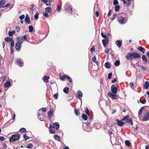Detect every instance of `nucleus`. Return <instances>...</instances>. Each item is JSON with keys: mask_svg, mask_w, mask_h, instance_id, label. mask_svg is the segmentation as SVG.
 <instances>
[{"mask_svg": "<svg viewBox=\"0 0 149 149\" xmlns=\"http://www.w3.org/2000/svg\"><path fill=\"white\" fill-rule=\"evenodd\" d=\"M13 39L12 38H10L9 37H7L5 38V40L8 42H10Z\"/></svg>", "mask_w": 149, "mask_h": 149, "instance_id": "obj_28", "label": "nucleus"}, {"mask_svg": "<svg viewBox=\"0 0 149 149\" xmlns=\"http://www.w3.org/2000/svg\"><path fill=\"white\" fill-rule=\"evenodd\" d=\"M17 42H19L20 44H22L23 41L22 37H18L17 39Z\"/></svg>", "mask_w": 149, "mask_h": 149, "instance_id": "obj_16", "label": "nucleus"}, {"mask_svg": "<svg viewBox=\"0 0 149 149\" xmlns=\"http://www.w3.org/2000/svg\"><path fill=\"white\" fill-rule=\"evenodd\" d=\"M116 94H112L111 92H109L108 93V95L113 100L117 99L118 98V96Z\"/></svg>", "mask_w": 149, "mask_h": 149, "instance_id": "obj_5", "label": "nucleus"}, {"mask_svg": "<svg viewBox=\"0 0 149 149\" xmlns=\"http://www.w3.org/2000/svg\"><path fill=\"white\" fill-rule=\"evenodd\" d=\"M127 60H130L134 58H140L141 56L136 52L128 53L125 56Z\"/></svg>", "mask_w": 149, "mask_h": 149, "instance_id": "obj_2", "label": "nucleus"}, {"mask_svg": "<svg viewBox=\"0 0 149 149\" xmlns=\"http://www.w3.org/2000/svg\"><path fill=\"white\" fill-rule=\"evenodd\" d=\"M127 1V6H130V2L134 1V0H126Z\"/></svg>", "mask_w": 149, "mask_h": 149, "instance_id": "obj_45", "label": "nucleus"}, {"mask_svg": "<svg viewBox=\"0 0 149 149\" xmlns=\"http://www.w3.org/2000/svg\"><path fill=\"white\" fill-rule=\"evenodd\" d=\"M149 86V82L147 81L145 82L144 85H143V87L146 89H148Z\"/></svg>", "mask_w": 149, "mask_h": 149, "instance_id": "obj_22", "label": "nucleus"}, {"mask_svg": "<svg viewBox=\"0 0 149 149\" xmlns=\"http://www.w3.org/2000/svg\"><path fill=\"white\" fill-rule=\"evenodd\" d=\"M74 112L75 114L77 116L79 115V111L77 109H75L74 110Z\"/></svg>", "mask_w": 149, "mask_h": 149, "instance_id": "obj_53", "label": "nucleus"}, {"mask_svg": "<svg viewBox=\"0 0 149 149\" xmlns=\"http://www.w3.org/2000/svg\"><path fill=\"white\" fill-rule=\"evenodd\" d=\"M23 138L25 139L26 141L28 139H29V138L26 135V134H25L23 136Z\"/></svg>", "mask_w": 149, "mask_h": 149, "instance_id": "obj_47", "label": "nucleus"}, {"mask_svg": "<svg viewBox=\"0 0 149 149\" xmlns=\"http://www.w3.org/2000/svg\"><path fill=\"white\" fill-rule=\"evenodd\" d=\"M43 14L44 16L45 17H48V14L47 11H45V12H44Z\"/></svg>", "mask_w": 149, "mask_h": 149, "instance_id": "obj_44", "label": "nucleus"}, {"mask_svg": "<svg viewBox=\"0 0 149 149\" xmlns=\"http://www.w3.org/2000/svg\"><path fill=\"white\" fill-rule=\"evenodd\" d=\"M111 91L113 94H116L117 93V88L114 85H112L111 86Z\"/></svg>", "mask_w": 149, "mask_h": 149, "instance_id": "obj_7", "label": "nucleus"}, {"mask_svg": "<svg viewBox=\"0 0 149 149\" xmlns=\"http://www.w3.org/2000/svg\"><path fill=\"white\" fill-rule=\"evenodd\" d=\"M25 17V15H22L20 16L19 17V18L21 20H22L24 19Z\"/></svg>", "mask_w": 149, "mask_h": 149, "instance_id": "obj_52", "label": "nucleus"}, {"mask_svg": "<svg viewBox=\"0 0 149 149\" xmlns=\"http://www.w3.org/2000/svg\"><path fill=\"white\" fill-rule=\"evenodd\" d=\"M142 60L145 63H146L148 62V59L146 56L144 55H142L141 58Z\"/></svg>", "mask_w": 149, "mask_h": 149, "instance_id": "obj_20", "label": "nucleus"}, {"mask_svg": "<svg viewBox=\"0 0 149 149\" xmlns=\"http://www.w3.org/2000/svg\"><path fill=\"white\" fill-rule=\"evenodd\" d=\"M54 138L56 140L58 141H60V137L58 135H55L54 136Z\"/></svg>", "mask_w": 149, "mask_h": 149, "instance_id": "obj_32", "label": "nucleus"}, {"mask_svg": "<svg viewBox=\"0 0 149 149\" xmlns=\"http://www.w3.org/2000/svg\"><path fill=\"white\" fill-rule=\"evenodd\" d=\"M129 117V116L128 115H127L126 116H124L123 118L122 119V121L125 120L126 121V120L127 119H128V118Z\"/></svg>", "mask_w": 149, "mask_h": 149, "instance_id": "obj_40", "label": "nucleus"}, {"mask_svg": "<svg viewBox=\"0 0 149 149\" xmlns=\"http://www.w3.org/2000/svg\"><path fill=\"white\" fill-rule=\"evenodd\" d=\"M148 120H149V109L148 111L147 112L142 119V121H143Z\"/></svg>", "mask_w": 149, "mask_h": 149, "instance_id": "obj_8", "label": "nucleus"}, {"mask_svg": "<svg viewBox=\"0 0 149 149\" xmlns=\"http://www.w3.org/2000/svg\"><path fill=\"white\" fill-rule=\"evenodd\" d=\"M53 128L56 129H58L59 127V124L58 122L55 123L53 124Z\"/></svg>", "mask_w": 149, "mask_h": 149, "instance_id": "obj_18", "label": "nucleus"}, {"mask_svg": "<svg viewBox=\"0 0 149 149\" xmlns=\"http://www.w3.org/2000/svg\"><path fill=\"white\" fill-rule=\"evenodd\" d=\"M112 75V73H110L108 74V78L109 79H110L111 78V76Z\"/></svg>", "mask_w": 149, "mask_h": 149, "instance_id": "obj_57", "label": "nucleus"}, {"mask_svg": "<svg viewBox=\"0 0 149 149\" xmlns=\"http://www.w3.org/2000/svg\"><path fill=\"white\" fill-rule=\"evenodd\" d=\"M39 14L38 12H36L34 15V17L35 19L37 20Z\"/></svg>", "mask_w": 149, "mask_h": 149, "instance_id": "obj_43", "label": "nucleus"}, {"mask_svg": "<svg viewBox=\"0 0 149 149\" xmlns=\"http://www.w3.org/2000/svg\"><path fill=\"white\" fill-rule=\"evenodd\" d=\"M116 16L117 13H116L113 15V17H112V18L111 19V20L112 21L113 20L116 18Z\"/></svg>", "mask_w": 149, "mask_h": 149, "instance_id": "obj_46", "label": "nucleus"}, {"mask_svg": "<svg viewBox=\"0 0 149 149\" xmlns=\"http://www.w3.org/2000/svg\"><path fill=\"white\" fill-rule=\"evenodd\" d=\"M32 146H33V145L32 143H29L28 144L27 146V147H26L28 148H31Z\"/></svg>", "mask_w": 149, "mask_h": 149, "instance_id": "obj_49", "label": "nucleus"}, {"mask_svg": "<svg viewBox=\"0 0 149 149\" xmlns=\"http://www.w3.org/2000/svg\"><path fill=\"white\" fill-rule=\"evenodd\" d=\"M25 21L27 24H29L31 23L29 16L28 14H26L25 19Z\"/></svg>", "mask_w": 149, "mask_h": 149, "instance_id": "obj_11", "label": "nucleus"}, {"mask_svg": "<svg viewBox=\"0 0 149 149\" xmlns=\"http://www.w3.org/2000/svg\"><path fill=\"white\" fill-rule=\"evenodd\" d=\"M60 78L62 80H64V79L66 78L68 79L70 83L72 82V80L71 78L67 75H64L62 76H61Z\"/></svg>", "mask_w": 149, "mask_h": 149, "instance_id": "obj_6", "label": "nucleus"}, {"mask_svg": "<svg viewBox=\"0 0 149 149\" xmlns=\"http://www.w3.org/2000/svg\"><path fill=\"white\" fill-rule=\"evenodd\" d=\"M17 63L19 66L22 67L23 65V61L21 60L18 59L17 61Z\"/></svg>", "mask_w": 149, "mask_h": 149, "instance_id": "obj_14", "label": "nucleus"}, {"mask_svg": "<svg viewBox=\"0 0 149 149\" xmlns=\"http://www.w3.org/2000/svg\"><path fill=\"white\" fill-rule=\"evenodd\" d=\"M20 138V135L19 134H17L15 135H13L11 137L10 139V142L15 141L16 140H18Z\"/></svg>", "mask_w": 149, "mask_h": 149, "instance_id": "obj_4", "label": "nucleus"}, {"mask_svg": "<svg viewBox=\"0 0 149 149\" xmlns=\"http://www.w3.org/2000/svg\"><path fill=\"white\" fill-rule=\"evenodd\" d=\"M44 81L45 82L47 83L48 81L49 77L45 76H44Z\"/></svg>", "mask_w": 149, "mask_h": 149, "instance_id": "obj_29", "label": "nucleus"}, {"mask_svg": "<svg viewBox=\"0 0 149 149\" xmlns=\"http://www.w3.org/2000/svg\"><path fill=\"white\" fill-rule=\"evenodd\" d=\"M29 31L30 32H32L33 30V28L32 26H29Z\"/></svg>", "mask_w": 149, "mask_h": 149, "instance_id": "obj_33", "label": "nucleus"}, {"mask_svg": "<svg viewBox=\"0 0 149 149\" xmlns=\"http://www.w3.org/2000/svg\"><path fill=\"white\" fill-rule=\"evenodd\" d=\"M138 50L142 52V53L144 54L145 52V49L143 48L141 46H140L137 48Z\"/></svg>", "mask_w": 149, "mask_h": 149, "instance_id": "obj_21", "label": "nucleus"}, {"mask_svg": "<svg viewBox=\"0 0 149 149\" xmlns=\"http://www.w3.org/2000/svg\"><path fill=\"white\" fill-rule=\"evenodd\" d=\"M11 83L10 82L7 81L4 84V86L5 88H8L10 86Z\"/></svg>", "mask_w": 149, "mask_h": 149, "instance_id": "obj_19", "label": "nucleus"}, {"mask_svg": "<svg viewBox=\"0 0 149 149\" xmlns=\"http://www.w3.org/2000/svg\"><path fill=\"white\" fill-rule=\"evenodd\" d=\"M140 68H142V69L144 70H146V67L143 66L142 65H141V67H140Z\"/></svg>", "mask_w": 149, "mask_h": 149, "instance_id": "obj_64", "label": "nucleus"}, {"mask_svg": "<svg viewBox=\"0 0 149 149\" xmlns=\"http://www.w3.org/2000/svg\"><path fill=\"white\" fill-rule=\"evenodd\" d=\"M11 43V48H13V47L14 46V41L13 40H11V41H10Z\"/></svg>", "mask_w": 149, "mask_h": 149, "instance_id": "obj_50", "label": "nucleus"}, {"mask_svg": "<svg viewBox=\"0 0 149 149\" xmlns=\"http://www.w3.org/2000/svg\"><path fill=\"white\" fill-rule=\"evenodd\" d=\"M105 67L109 69L111 68V65L110 63L108 62H106L104 64Z\"/></svg>", "mask_w": 149, "mask_h": 149, "instance_id": "obj_24", "label": "nucleus"}, {"mask_svg": "<svg viewBox=\"0 0 149 149\" xmlns=\"http://www.w3.org/2000/svg\"><path fill=\"white\" fill-rule=\"evenodd\" d=\"M130 86L132 88V89H133V87L134 86V84L132 82H131L130 84Z\"/></svg>", "mask_w": 149, "mask_h": 149, "instance_id": "obj_63", "label": "nucleus"}, {"mask_svg": "<svg viewBox=\"0 0 149 149\" xmlns=\"http://www.w3.org/2000/svg\"><path fill=\"white\" fill-rule=\"evenodd\" d=\"M41 1H42L44 2L45 3H47L48 2H49V3L51 2V1H50V0H41Z\"/></svg>", "mask_w": 149, "mask_h": 149, "instance_id": "obj_55", "label": "nucleus"}, {"mask_svg": "<svg viewBox=\"0 0 149 149\" xmlns=\"http://www.w3.org/2000/svg\"><path fill=\"white\" fill-rule=\"evenodd\" d=\"M125 121L126 123H128L130 124L132 126L133 125V123L131 119H127Z\"/></svg>", "mask_w": 149, "mask_h": 149, "instance_id": "obj_25", "label": "nucleus"}, {"mask_svg": "<svg viewBox=\"0 0 149 149\" xmlns=\"http://www.w3.org/2000/svg\"><path fill=\"white\" fill-rule=\"evenodd\" d=\"M110 49L109 48H107L105 50V52L106 53H107L109 51Z\"/></svg>", "mask_w": 149, "mask_h": 149, "instance_id": "obj_62", "label": "nucleus"}, {"mask_svg": "<svg viewBox=\"0 0 149 149\" xmlns=\"http://www.w3.org/2000/svg\"><path fill=\"white\" fill-rule=\"evenodd\" d=\"M61 10V7H60L59 5H58L57 6V11L58 12H59Z\"/></svg>", "mask_w": 149, "mask_h": 149, "instance_id": "obj_58", "label": "nucleus"}, {"mask_svg": "<svg viewBox=\"0 0 149 149\" xmlns=\"http://www.w3.org/2000/svg\"><path fill=\"white\" fill-rule=\"evenodd\" d=\"M120 61L118 60H117L114 63V65L116 66H118L120 65Z\"/></svg>", "mask_w": 149, "mask_h": 149, "instance_id": "obj_35", "label": "nucleus"}, {"mask_svg": "<svg viewBox=\"0 0 149 149\" xmlns=\"http://www.w3.org/2000/svg\"><path fill=\"white\" fill-rule=\"evenodd\" d=\"M19 131L20 132L22 133V132H26V129L24 128H21L19 130Z\"/></svg>", "mask_w": 149, "mask_h": 149, "instance_id": "obj_31", "label": "nucleus"}, {"mask_svg": "<svg viewBox=\"0 0 149 149\" xmlns=\"http://www.w3.org/2000/svg\"><path fill=\"white\" fill-rule=\"evenodd\" d=\"M23 38V40H26L27 39L26 36L25 35H24L23 36H22Z\"/></svg>", "mask_w": 149, "mask_h": 149, "instance_id": "obj_60", "label": "nucleus"}, {"mask_svg": "<svg viewBox=\"0 0 149 149\" xmlns=\"http://www.w3.org/2000/svg\"><path fill=\"white\" fill-rule=\"evenodd\" d=\"M54 111V110L53 109H51L48 112V115L49 118L52 117V113Z\"/></svg>", "mask_w": 149, "mask_h": 149, "instance_id": "obj_13", "label": "nucleus"}, {"mask_svg": "<svg viewBox=\"0 0 149 149\" xmlns=\"http://www.w3.org/2000/svg\"><path fill=\"white\" fill-rule=\"evenodd\" d=\"M109 41V38H107V39H103L102 40V42L104 47H105L107 46Z\"/></svg>", "mask_w": 149, "mask_h": 149, "instance_id": "obj_9", "label": "nucleus"}, {"mask_svg": "<svg viewBox=\"0 0 149 149\" xmlns=\"http://www.w3.org/2000/svg\"><path fill=\"white\" fill-rule=\"evenodd\" d=\"M16 29H17V32H19L20 31V28L19 26H16Z\"/></svg>", "mask_w": 149, "mask_h": 149, "instance_id": "obj_59", "label": "nucleus"}, {"mask_svg": "<svg viewBox=\"0 0 149 149\" xmlns=\"http://www.w3.org/2000/svg\"><path fill=\"white\" fill-rule=\"evenodd\" d=\"M85 113L88 116H89V110H88V108H87V107H86L85 108Z\"/></svg>", "mask_w": 149, "mask_h": 149, "instance_id": "obj_41", "label": "nucleus"}, {"mask_svg": "<svg viewBox=\"0 0 149 149\" xmlns=\"http://www.w3.org/2000/svg\"><path fill=\"white\" fill-rule=\"evenodd\" d=\"M115 10L116 12H118L120 8V5H117L115 6Z\"/></svg>", "mask_w": 149, "mask_h": 149, "instance_id": "obj_27", "label": "nucleus"}, {"mask_svg": "<svg viewBox=\"0 0 149 149\" xmlns=\"http://www.w3.org/2000/svg\"><path fill=\"white\" fill-rule=\"evenodd\" d=\"M58 94H55L54 95V97L55 99H57L58 97Z\"/></svg>", "mask_w": 149, "mask_h": 149, "instance_id": "obj_56", "label": "nucleus"}, {"mask_svg": "<svg viewBox=\"0 0 149 149\" xmlns=\"http://www.w3.org/2000/svg\"><path fill=\"white\" fill-rule=\"evenodd\" d=\"M15 33V31H9L8 32L9 36H12L13 34Z\"/></svg>", "mask_w": 149, "mask_h": 149, "instance_id": "obj_34", "label": "nucleus"}, {"mask_svg": "<svg viewBox=\"0 0 149 149\" xmlns=\"http://www.w3.org/2000/svg\"><path fill=\"white\" fill-rule=\"evenodd\" d=\"M64 8L66 11L72 13V7L69 3H66L64 5Z\"/></svg>", "mask_w": 149, "mask_h": 149, "instance_id": "obj_3", "label": "nucleus"}, {"mask_svg": "<svg viewBox=\"0 0 149 149\" xmlns=\"http://www.w3.org/2000/svg\"><path fill=\"white\" fill-rule=\"evenodd\" d=\"M92 60L95 63H97V61H96V58L95 56H94L93 58H92Z\"/></svg>", "mask_w": 149, "mask_h": 149, "instance_id": "obj_54", "label": "nucleus"}, {"mask_svg": "<svg viewBox=\"0 0 149 149\" xmlns=\"http://www.w3.org/2000/svg\"><path fill=\"white\" fill-rule=\"evenodd\" d=\"M125 145L128 147L130 146L131 145L130 142L128 140H126L125 141Z\"/></svg>", "mask_w": 149, "mask_h": 149, "instance_id": "obj_37", "label": "nucleus"}, {"mask_svg": "<svg viewBox=\"0 0 149 149\" xmlns=\"http://www.w3.org/2000/svg\"><path fill=\"white\" fill-rule=\"evenodd\" d=\"M19 43L17 42L15 44V48L18 51L20 50L21 47Z\"/></svg>", "mask_w": 149, "mask_h": 149, "instance_id": "obj_15", "label": "nucleus"}, {"mask_svg": "<svg viewBox=\"0 0 149 149\" xmlns=\"http://www.w3.org/2000/svg\"><path fill=\"white\" fill-rule=\"evenodd\" d=\"M5 140V138L3 136H0V140L1 141H3Z\"/></svg>", "mask_w": 149, "mask_h": 149, "instance_id": "obj_61", "label": "nucleus"}, {"mask_svg": "<svg viewBox=\"0 0 149 149\" xmlns=\"http://www.w3.org/2000/svg\"><path fill=\"white\" fill-rule=\"evenodd\" d=\"M41 112V109H40L38 111V119H40V121H42V120H41V118L39 119L40 118V116L41 115L40 114V112Z\"/></svg>", "mask_w": 149, "mask_h": 149, "instance_id": "obj_39", "label": "nucleus"}, {"mask_svg": "<svg viewBox=\"0 0 149 149\" xmlns=\"http://www.w3.org/2000/svg\"><path fill=\"white\" fill-rule=\"evenodd\" d=\"M118 3L117 0H114L113 1V4L114 5H116Z\"/></svg>", "mask_w": 149, "mask_h": 149, "instance_id": "obj_51", "label": "nucleus"}, {"mask_svg": "<svg viewBox=\"0 0 149 149\" xmlns=\"http://www.w3.org/2000/svg\"><path fill=\"white\" fill-rule=\"evenodd\" d=\"M45 9L46 11H47L49 13H50L52 11V10L51 7H47L45 8Z\"/></svg>", "mask_w": 149, "mask_h": 149, "instance_id": "obj_30", "label": "nucleus"}, {"mask_svg": "<svg viewBox=\"0 0 149 149\" xmlns=\"http://www.w3.org/2000/svg\"><path fill=\"white\" fill-rule=\"evenodd\" d=\"M101 35L103 38H105L104 39H107V38H109L106 35H104L102 32L101 33Z\"/></svg>", "mask_w": 149, "mask_h": 149, "instance_id": "obj_48", "label": "nucleus"}, {"mask_svg": "<svg viewBox=\"0 0 149 149\" xmlns=\"http://www.w3.org/2000/svg\"><path fill=\"white\" fill-rule=\"evenodd\" d=\"M6 3L5 0L3 1H0V8H4V5Z\"/></svg>", "mask_w": 149, "mask_h": 149, "instance_id": "obj_23", "label": "nucleus"}, {"mask_svg": "<svg viewBox=\"0 0 149 149\" xmlns=\"http://www.w3.org/2000/svg\"><path fill=\"white\" fill-rule=\"evenodd\" d=\"M115 43L118 47L120 48L122 45V41L120 40H116Z\"/></svg>", "mask_w": 149, "mask_h": 149, "instance_id": "obj_12", "label": "nucleus"}, {"mask_svg": "<svg viewBox=\"0 0 149 149\" xmlns=\"http://www.w3.org/2000/svg\"><path fill=\"white\" fill-rule=\"evenodd\" d=\"M49 132L51 134H53L55 132V131L54 130L52 129V126L50 125V126Z\"/></svg>", "mask_w": 149, "mask_h": 149, "instance_id": "obj_38", "label": "nucleus"}, {"mask_svg": "<svg viewBox=\"0 0 149 149\" xmlns=\"http://www.w3.org/2000/svg\"><path fill=\"white\" fill-rule=\"evenodd\" d=\"M118 21L121 24H123L127 22V15L123 13H121L118 15Z\"/></svg>", "mask_w": 149, "mask_h": 149, "instance_id": "obj_1", "label": "nucleus"}, {"mask_svg": "<svg viewBox=\"0 0 149 149\" xmlns=\"http://www.w3.org/2000/svg\"><path fill=\"white\" fill-rule=\"evenodd\" d=\"M144 109V107H142L140 109V110H139L138 113L139 115H140L141 114L143 109Z\"/></svg>", "mask_w": 149, "mask_h": 149, "instance_id": "obj_42", "label": "nucleus"}, {"mask_svg": "<svg viewBox=\"0 0 149 149\" xmlns=\"http://www.w3.org/2000/svg\"><path fill=\"white\" fill-rule=\"evenodd\" d=\"M69 88L68 87H65L63 89V92L66 94H68L69 93Z\"/></svg>", "mask_w": 149, "mask_h": 149, "instance_id": "obj_26", "label": "nucleus"}, {"mask_svg": "<svg viewBox=\"0 0 149 149\" xmlns=\"http://www.w3.org/2000/svg\"><path fill=\"white\" fill-rule=\"evenodd\" d=\"M82 117L85 120H86L88 118L87 115L84 114L82 115Z\"/></svg>", "mask_w": 149, "mask_h": 149, "instance_id": "obj_36", "label": "nucleus"}, {"mask_svg": "<svg viewBox=\"0 0 149 149\" xmlns=\"http://www.w3.org/2000/svg\"><path fill=\"white\" fill-rule=\"evenodd\" d=\"M82 93L81 91H79L77 92L76 95L77 98H80L82 97Z\"/></svg>", "mask_w": 149, "mask_h": 149, "instance_id": "obj_17", "label": "nucleus"}, {"mask_svg": "<svg viewBox=\"0 0 149 149\" xmlns=\"http://www.w3.org/2000/svg\"><path fill=\"white\" fill-rule=\"evenodd\" d=\"M115 121H116L117 125L118 126H122L125 124V123L123 122L122 120H120L118 119H116L115 120Z\"/></svg>", "mask_w": 149, "mask_h": 149, "instance_id": "obj_10", "label": "nucleus"}]
</instances>
